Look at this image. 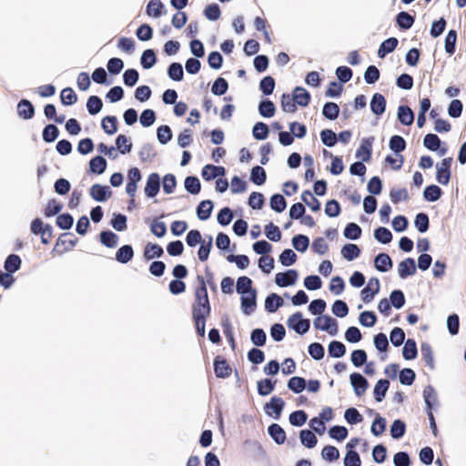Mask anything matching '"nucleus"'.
<instances>
[{"label": "nucleus", "instance_id": "nucleus-1", "mask_svg": "<svg viewBox=\"0 0 466 466\" xmlns=\"http://www.w3.org/2000/svg\"><path fill=\"white\" fill-rule=\"evenodd\" d=\"M198 287L195 289V301L192 305V316H209L210 303L205 279L198 275Z\"/></svg>", "mask_w": 466, "mask_h": 466}, {"label": "nucleus", "instance_id": "nucleus-2", "mask_svg": "<svg viewBox=\"0 0 466 466\" xmlns=\"http://www.w3.org/2000/svg\"><path fill=\"white\" fill-rule=\"evenodd\" d=\"M287 325L298 334L303 335L309 331L310 320L309 319H303L300 312H296L288 319Z\"/></svg>", "mask_w": 466, "mask_h": 466}, {"label": "nucleus", "instance_id": "nucleus-3", "mask_svg": "<svg viewBox=\"0 0 466 466\" xmlns=\"http://www.w3.org/2000/svg\"><path fill=\"white\" fill-rule=\"evenodd\" d=\"M313 325L316 329L327 331L331 336H335L338 333V322L329 315L317 317L313 320Z\"/></svg>", "mask_w": 466, "mask_h": 466}, {"label": "nucleus", "instance_id": "nucleus-4", "mask_svg": "<svg viewBox=\"0 0 466 466\" xmlns=\"http://www.w3.org/2000/svg\"><path fill=\"white\" fill-rule=\"evenodd\" d=\"M452 157L443 158L436 165V180L441 185H448L451 179Z\"/></svg>", "mask_w": 466, "mask_h": 466}, {"label": "nucleus", "instance_id": "nucleus-5", "mask_svg": "<svg viewBox=\"0 0 466 466\" xmlns=\"http://www.w3.org/2000/svg\"><path fill=\"white\" fill-rule=\"evenodd\" d=\"M284 407V400L281 399L280 397L273 396L271 397L269 401L264 405V411L268 416L279 420L280 418Z\"/></svg>", "mask_w": 466, "mask_h": 466}, {"label": "nucleus", "instance_id": "nucleus-6", "mask_svg": "<svg viewBox=\"0 0 466 466\" xmlns=\"http://www.w3.org/2000/svg\"><path fill=\"white\" fill-rule=\"evenodd\" d=\"M30 229L34 235H41V242L43 244H48V238H46V234L48 233V238H51L53 229L49 224L44 225L42 219L37 218L31 222Z\"/></svg>", "mask_w": 466, "mask_h": 466}, {"label": "nucleus", "instance_id": "nucleus-7", "mask_svg": "<svg viewBox=\"0 0 466 466\" xmlns=\"http://www.w3.org/2000/svg\"><path fill=\"white\" fill-rule=\"evenodd\" d=\"M298 272L295 269H288L285 272L277 273L275 276V283L280 287L285 288L292 286L298 279Z\"/></svg>", "mask_w": 466, "mask_h": 466}, {"label": "nucleus", "instance_id": "nucleus-8", "mask_svg": "<svg viewBox=\"0 0 466 466\" xmlns=\"http://www.w3.org/2000/svg\"><path fill=\"white\" fill-rule=\"evenodd\" d=\"M350 384L357 396H361L365 393L369 383L367 379L358 372H353L350 376Z\"/></svg>", "mask_w": 466, "mask_h": 466}, {"label": "nucleus", "instance_id": "nucleus-9", "mask_svg": "<svg viewBox=\"0 0 466 466\" xmlns=\"http://www.w3.org/2000/svg\"><path fill=\"white\" fill-rule=\"evenodd\" d=\"M380 280L377 278H371L367 286L361 290V299L365 303L370 302L374 296L380 291Z\"/></svg>", "mask_w": 466, "mask_h": 466}, {"label": "nucleus", "instance_id": "nucleus-10", "mask_svg": "<svg viewBox=\"0 0 466 466\" xmlns=\"http://www.w3.org/2000/svg\"><path fill=\"white\" fill-rule=\"evenodd\" d=\"M160 189V177L157 173H151L147 180L145 187V194L147 198H154Z\"/></svg>", "mask_w": 466, "mask_h": 466}, {"label": "nucleus", "instance_id": "nucleus-11", "mask_svg": "<svg viewBox=\"0 0 466 466\" xmlns=\"http://www.w3.org/2000/svg\"><path fill=\"white\" fill-rule=\"evenodd\" d=\"M111 195L112 191L108 186L94 184L90 188L91 198L98 202H105Z\"/></svg>", "mask_w": 466, "mask_h": 466}, {"label": "nucleus", "instance_id": "nucleus-12", "mask_svg": "<svg viewBox=\"0 0 466 466\" xmlns=\"http://www.w3.org/2000/svg\"><path fill=\"white\" fill-rule=\"evenodd\" d=\"M241 309L247 316L250 315L257 306V291H251L241 296Z\"/></svg>", "mask_w": 466, "mask_h": 466}, {"label": "nucleus", "instance_id": "nucleus-13", "mask_svg": "<svg viewBox=\"0 0 466 466\" xmlns=\"http://www.w3.org/2000/svg\"><path fill=\"white\" fill-rule=\"evenodd\" d=\"M231 367L227 360L220 356H217L214 360V372L218 378L225 379L230 376Z\"/></svg>", "mask_w": 466, "mask_h": 466}, {"label": "nucleus", "instance_id": "nucleus-14", "mask_svg": "<svg viewBox=\"0 0 466 466\" xmlns=\"http://www.w3.org/2000/svg\"><path fill=\"white\" fill-rule=\"evenodd\" d=\"M226 173L225 167L221 166H214L211 164L206 165L201 171L202 177L209 181L218 177L224 176Z\"/></svg>", "mask_w": 466, "mask_h": 466}, {"label": "nucleus", "instance_id": "nucleus-15", "mask_svg": "<svg viewBox=\"0 0 466 466\" xmlns=\"http://www.w3.org/2000/svg\"><path fill=\"white\" fill-rule=\"evenodd\" d=\"M416 264L412 258H407L399 264L398 273L400 279H404L415 274Z\"/></svg>", "mask_w": 466, "mask_h": 466}, {"label": "nucleus", "instance_id": "nucleus-16", "mask_svg": "<svg viewBox=\"0 0 466 466\" xmlns=\"http://www.w3.org/2000/svg\"><path fill=\"white\" fill-rule=\"evenodd\" d=\"M373 137L364 138L360 144V147L356 151V157L362 158L363 162L370 161L371 157L372 141Z\"/></svg>", "mask_w": 466, "mask_h": 466}, {"label": "nucleus", "instance_id": "nucleus-17", "mask_svg": "<svg viewBox=\"0 0 466 466\" xmlns=\"http://www.w3.org/2000/svg\"><path fill=\"white\" fill-rule=\"evenodd\" d=\"M371 112L376 116H381L386 110V99L383 95L375 93L370 103Z\"/></svg>", "mask_w": 466, "mask_h": 466}, {"label": "nucleus", "instance_id": "nucleus-18", "mask_svg": "<svg viewBox=\"0 0 466 466\" xmlns=\"http://www.w3.org/2000/svg\"><path fill=\"white\" fill-rule=\"evenodd\" d=\"M393 262L386 253H380L374 258V267L380 272H388L392 268Z\"/></svg>", "mask_w": 466, "mask_h": 466}, {"label": "nucleus", "instance_id": "nucleus-19", "mask_svg": "<svg viewBox=\"0 0 466 466\" xmlns=\"http://www.w3.org/2000/svg\"><path fill=\"white\" fill-rule=\"evenodd\" d=\"M397 117L403 126H411L414 122V113L409 106H400L398 107Z\"/></svg>", "mask_w": 466, "mask_h": 466}, {"label": "nucleus", "instance_id": "nucleus-20", "mask_svg": "<svg viewBox=\"0 0 466 466\" xmlns=\"http://www.w3.org/2000/svg\"><path fill=\"white\" fill-rule=\"evenodd\" d=\"M17 115L23 119H31L35 115V107L27 99H22L17 105Z\"/></svg>", "mask_w": 466, "mask_h": 466}, {"label": "nucleus", "instance_id": "nucleus-21", "mask_svg": "<svg viewBox=\"0 0 466 466\" xmlns=\"http://www.w3.org/2000/svg\"><path fill=\"white\" fill-rule=\"evenodd\" d=\"M134 257V249L131 245L121 246L116 252L115 258L117 262L127 264Z\"/></svg>", "mask_w": 466, "mask_h": 466}, {"label": "nucleus", "instance_id": "nucleus-22", "mask_svg": "<svg viewBox=\"0 0 466 466\" xmlns=\"http://www.w3.org/2000/svg\"><path fill=\"white\" fill-rule=\"evenodd\" d=\"M283 304V299L276 293L269 294L265 299V309L269 313L277 311Z\"/></svg>", "mask_w": 466, "mask_h": 466}, {"label": "nucleus", "instance_id": "nucleus-23", "mask_svg": "<svg viewBox=\"0 0 466 466\" xmlns=\"http://www.w3.org/2000/svg\"><path fill=\"white\" fill-rule=\"evenodd\" d=\"M164 5L160 0H149L146 7L148 16L158 18L164 14Z\"/></svg>", "mask_w": 466, "mask_h": 466}, {"label": "nucleus", "instance_id": "nucleus-24", "mask_svg": "<svg viewBox=\"0 0 466 466\" xmlns=\"http://www.w3.org/2000/svg\"><path fill=\"white\" fill-rule=\"evenodd\" d=\"M399 41L396 37H390L384 40L378 49V56L380 58H384L388 54L394 51Z\"/></svg>", "mask_w": 466, "mask_h": 466}, {"label": "nucleus", "instance_id": "nucleus-25", "mask_svg": "<svg viewBox=\"0 0 466 466\" xmlns=\"http://www.w3.org/2000/svg\"><path fill=\"white\" fill-rule=\"evenodd\" d=\"M268 433L277 444H283L286 441L285 431L277 423L268 426Z\"/></svg>", "mask_w": 466, "mask_h": 466}, {"label": "nucleus", "instance_id": "nucleus-26", "mask_svg": "<svg viewBox=\"0 0 466 466\" xmlns=\"http://www.w3.org/2000/svg\"><path fill=\"white\" fill-rule=\"evenodd\" d=\"M294 102L300 106H307L310 101V94L301 86L295 87L293 91Z\"/></svg>", "mask_w": 466, "mask_h": 466}, {"label": "nucleus", "instance_id": "nucleus-27", "mask_svg": "<svg viewBox=\"0 0 466 466\" xmlns=\"http://www.w3.org/2000/svg\"><path fill=\"white\" fill-rule=\"evenodd\" d=\"M100 242L106 248H114L117 246L118 243V236L110 231V230H103L99 234Z\"/></svg>", "mask_w": 466, "mask_h": 466}, {"label": "nucleus", "instance_id": "nucleus-28", "mask_svg": "<svg viewBox=\"0 0 466 466\" xmlns=\"http://www.w3.org/2000/svg\"><path fill=\"white\" fill-rule=\"evenodd\" d=\"M22 260L18 255L11 254L5 260L4 268L7 273L13 274L21 268Z\"/></svg>", "mask_w": 466, "mask_h": 466}, {"label": "nucleus", "instance_id": "nucleus-29", "mask_svg": "<svg viewBox=\"0 0 466 466\" xmlns=\"http://www.w3.org/2000/svg\"><path fill=\"white\" fill-rule=\"evenodd\" d=\"M213 210L211 200H202L197 207V216L200 220H207L210 218Z\"/></svg>", "mask_w": 466, "mask_h": 466}, {"label": "nucleus", "instance_id": "nucleus-30", "mask_svg": "<svg viewBox=\"0 0 466 466\" xmlns=\"http://www.w3.org/2000/svg\"><path fill=\"white\" fill-rule=\"evenodd\" d=\"M277 380L271 379H263L257 382L258 395L265 397L269 395L275 390Z\"/></svg>", "mask_w": 466, "mask_h": 466}, {"label": "nucleus", "instance_id": "nucleus-31", "mask_svg": "<svg viewBox=\"0 0 466 466\" xmlns=\"http://www.w3.org/2000/svg\"><path fill=\"white\" fill-rule=\"evenodd\" d=\"M390 382L387 380L380 379L377 381L373 389L374 399L376 401L380 402L385 398L389 390Z\"/></svg>", "mask_w": 466, "mask_h": 466}, {"label": "nucleus", "instance_id": "nucleus-32", "mask_svg": "<svg viewBox=\"0 0 466 466\" xmlns=\"http://www.w3.org/2000/svg\"><path fill=\"white\" fill-rule=\"evenodd\" d=\"M418 355V349L414 339H408L404 342V346L402 348V356L406 360H411L416 359Z\"/></svg>", "mask_w": 466, "mask_h": 466}, {"label": "nucleus", "instance_id": "nucleus-33", "mask_svg": "<svg viewBox=\"0 0 466 466\" xmlns=\"http://www.w3.org/2000/svg\"><path fill=\"white\" fill-rule=\"evenodd\" d=\"M420 354L421 358L424 360L425 364L433 370L435 369L434 357L432 353L431 347L427 342H422L420 344Z\"/></svg>", "mask_w": 466, "mask_h": 466}, {"label": "nucleus", "instance_id": "nucleus-34", "mask_svg": "<svg viewBox=\"0 0 466 466\" xmlns=\"http://www.w3.org/2000/svg\"><path fill=\"white\" fill-rule=\"evenodd\" d=\"M164 254V249L161 246L156 243H147L144 250V258L147 260H151L155 258H160Z\"/></svg>", "mask_w": 466, "mask_h": 466}, {"label": "nucleus", "instance_id": "nucleus-35", "mask_svg": "<svg viewBox=\"0 0 466 466\" xmlns=\"http://www.w3.org/2000/svg\"><path fill=\"white\" fill-rule=\"evenodd\" d=\"M276 106L271 100L263 99L258 104V113L262 117L269 118L275 115Z\"/></svg>", "mask_w": 466, "mask_h": 466}, {"label": "nucleus", "instance_id": "nucleus-36", "mask_svg": "<svg viewBox=\"0 0 466 466\" xmlns=\"http://www.w3.org/2000/svg\"><path fill=\"white\" fill-rule=\"evenodd\" d=\"M106 158L101 156H96L89 161L90 171L97 175H101L106 171Z\"/></svg>", "mask_w": 466, "mask_h": 466}, {"label": "nucleus", "instance_id": "nucleus-37", "mask_svg": "<svg viewBox=\"0 0 466 466\" xmlns=\"http://www.w3.org/2000/svg\"><path fill=\"white\" fill-rule=\"evenodd\" d=\"M360 254V248L356 244L348 243L341 248L342 257L348 261H352Z\"/></svg>", "mask_w": 466, "mask_h": 466}, {"label": "nucleus", "instance_id": "nucleus-38", "mask_svg": "<svg viewBox=\"0 0 466 466\" xmlns=\"http://www.w3.org/2000/svg\"><path fill=\"white\" fill-rule=\"evenodd\" d=\"M442 190L437 185L427 186L423 190V198L429 202H435L441 197Z\"/></svg>", "mask_w": 466, "mask_h": 466}, {"label": "nucleus", "instance_id": "nucleus-39", "mask_svg": "<svg viewBox=\"0 0 466 466\" xmlns=\"http://www.w3.org/2000/svg\"><path fill=\"white\" fill-rule=\"evenodd\" d=\"M328 352L331 358H341L346 354L345 345L338 340H332L328 346Z\"/></svg>", "mask_w": 466, "mask_h": 466}, {"label": "nucleus", "instance_id": "nucleus-40", "mask_svg": "<svg viewBox=\"0 0 466 466\" xmlns=\"http://www.w3.org/2000/svg\"><path fill=\"white\" fill-rule=\"evenodd\" d=\"M140 63L144 69L152 68L157 63L155 51L153 49H146L141 55Z\"/></svg>", "mask_w": 466, "mask_h": 466}, {"label": "nucleus", "instance_id": "nucleus-41", "mask_svg": "<svg viewBox=\"0 0 466 466\" xmlns=\"http://www.w3.org/2000/svg\"><path fill=\"white\" fill-rule=\"evenodd\" d=\"M423 398L428 410H431L433 404L437 402L438 395L431 385H427L423 390Z\"/></svg>", "mask_w": 466, "mask_h": 466}, {"label": "nucleus", "instance_id": "nucleus-42", "mask_svg": "<svg viewBox=\"0 0 466 466\" xmlns=\"http://www.w3.org/2000/svg\"><path fill=\"white\" fill-rule=\"evenodd\" d=\"M457 43V32L454 29H451L446 35L444 40L445 52L451 56L455 53Z\"/></svg>", "mask_w": 466, "mask_h": 466}, {"label": "nucleus", "instance_id": "nucleus-43", "mask_svg": "<svg viewBox=\"0 0 466 466\" xmlns=\"http://www.w3.org/2000/svg\"><path fill=\"white\" fill-rule=\"evenodd\" d=\"M361 228L357 223L354 222L347 224L343 231L344 237L350 240L359 239L361 236Z\"/></svg>", "mask_w": 466, "mask_h": 466}, {"label": "nucleus", "instance_id": "nucleus-44", "mask_svg": "<svg viewBox=\"0 0 466 466\" xmlns=\"http://www.w3.org/2000/svg\"><path fill=\"white\" fill-rule=\"evenodd\" d=\"M299 439L306 448L312 449L317 445L318 440L315 434L309 430H302L299 432Z\"/></svg>", "mask_w": 466, "mask_h": 466}, {"label": "nucleus", "instance_id": "nucleus-45", "mask_svg": "<svg viewBox=\"0 0 466 466\" xmlns=\"http://www.w3.org/2000/svg\"><path fill=\"white\" fill-rule=\"evenodd\" d=\"M267 174L265 169L260 166H255L250 172V180L258 186H261L266 182Z\"/></svg>", "mask_w": 466, "mask_h": 466}, {"label": "nucleus", "instance_id": "nucleus-46", "mask_svg": "<svg viewBox=\"0 0 466 466\" xmlns=\"http://www.w3.org/2000/svg\"><path fill=\"white\" fill-rule=\"evenodd\" d=\"M236 290L238 294H246L251 291H256L252 289V280L248 277L242 276L237 280Z\"/></svg>", "mask_w": 466, "mask_h": 466}, {"label": "nucleus", "instance_id": "nucleus-47", "mask_svg": "<svg viewBox=\"0 0 466 466\" xmlns=\"http://www.w3.org/2000/svg\"><path fill=\"white\" fill-rule=\"evenodd\" d=\"M167 76L173 81H181L184 77L183 66L178 62H173L167 68Z\"/></svg>", "mask_w": 466, "mask_h": 466}, {"label": "nucleus", "instance_id": "nucleus-48", "mask_svg": "<svg viewBox=\"0 0 466 466\" xmlns=\"http://www.w3.org/2000/svg\"><path fill=\"white\" fill-rule=\"evenodd\" d=\"M396 23L401 29H410L414 24V17L408 12L401 11L397 15Z\"/></svg>", "mask_w": 466, "mask_h": 466}, {"label": "nucleus", "instance_id": "nucleus-49", "mask_svg": "<svg viewBox=\"0 0 466 466\" xmlns=\"http://www.w3.org/2000/svg\"><path fill=\"white\" fill-rule=\"evenodd\" d=\"M287 387L296 394L302 392L306 388V380L302 377L295 376L289 380Z\"/></svg>", "mask_w": 466, "mask_h": 466}, {"label": "nucleus", "instance_id": "nucleus-50", "mask_svg": "<svg viewBox=\"0 0 466 466\" xmlns=\"http://www.w3.org/2000/svg\"><path fill=\"white\" fill-rule=\"evenodd\" d=\"M389 147L391 151H393L396 155H399L405 150L406 141L402 137L394 135L390 139Z\"/></svg>", "mask_w": 466, "mask_h": 466}, {"label": "nucleus", "instance_id": "nucleus-51", "mask_svg": "<svg viewBox=\"0 0 466 466\" xmlns=\"http://www.w3.org/2000/svg\"><path fill=\"white\" fill-rule=\"evenodd\" d=\"M291 243L296 250L303 253L309 246V238L305 235L299 234L292 238Z\"/></svg>", "mask_w": 466, "mask_h": 466}, {"label": "nucleus", "instance_id": "nucleus-52", "mask_svg": "<svg viewBox=\"0 0 466 466\" xmlns=\"http://www.w3.org/2000/svg\"><path fill=\"white\" fill-rule=\"evenodd\" d=\"M184 185L185 189L192 195H197L200 192L201 184L199 179L195 176L187 177Z\"/></svg>", "mask_w": 466, "mask_h": 466}, {"label": "nucleus", "instance_id": "nucleus-53", "mask_svg": "<svg viewBox=\"0 0 466 466\" xmlns=\"http://www.w3.org/2000/svg\"><path fill=\"white\" fill-rule=\"evenodd\" d=\"M101 127L107 135H114L117 131V118L113 116H105Z\"/></svg>", "mask_w": 466, "mask_h": 466}, {"label": "nucleus", "instance_id": "nucleus-54", "mask_svg": "<svg viewBox=\"0 0 466 466\" xmlns=\"http://www.w3.org/2000/svg\"><path fill=\"white\" fill-rule=\"evenodd\" d=\"M138 155L141 161L149 162L157 156V151L152 144L146 143L141 147Z\"/></svg>", "mask_w": 466, "mask_h": 466}, {"label": "nucleus", "instance_id": "nucleus-55", "mask_svg": "<svg viewBox=\"0 0 466 466\" xmlns=\"http://www.w3.org/2000/svg\"><path fill=\"white\" fill-rule=\"evenodd\" d=\"M307 420L308 414L302 410L291 412L289 417V423L295 427L303 426L306 423Z\"/></svg>", "mask_w": 466, "mask_h": 466}, {"label": "nucleus", "instance_id": "nucleus-56", "mask_svg": "<svg viewBox=\"0 0 466 466\" xmlns=\"http://www.w3.org/2000/svg\"><path fill=\"white\" fill-rule=\"evenodd\" d=\"M322 114L326 118L335 120L339 115V106L334 102H327L323 106Z\"/></svg>", "mask_w": 466, "mask_h": 466}, {"label": "nucleus", "instance_id": "nucleus-57", "mask_svg": "<svg viewBox=\"0 0 466 466\" xmlns=\"http://www.w3.org/2000/svg\"><path fill=\"white\" fill-rule=\"evenodd\" d=\"M269 133L267 124L263 122H257L252 128V135L257 140H265Z\"/></svg>", "mask_w": 466, "mask_h": 466}, {"label": "nucleus", "instance_id": "nucleus-58", "mask_svg": "<svg viewBox=\"0 0 466 466\" xmlns=\"http://www.w3.org/2000/svg\"><path fill=\"white\" fill-rule=\"evenodd\" d=\"M269 205H270V208L274 211H276L278 213H281L287 208V201H286L285 198L282 195H280V194H274L270 198Z\"/></svg>", "mask_w": 466, "mask_h": 466}, {"label": "nucleus", "instance_id": "nucleus-59", "mask_svg": "<svg viewBox=\"0 0 466 466\" xmlns=\"http://www.w3.org/2000/svg\"><path fill=\"white\" fill-rule=\"evenodd\" d=\"M390 436L392 439L399 440L406 432V425L401 420H395L390 426Z\"/></svg>", "mask_w": 466, "mask_h": 466}, {"label": "nucleus", "instance_id": "nucleus-60", "mask_svg": "<svg viewBox=\"0 0 466 466\" xmlns=\"http://www.w3.org/2000/svg\"><path fill=\"white\" fill-rule=\"evenodd\" d=\"M59 135V130L56 126L48 124L43 129L42 137L43 140L46 143L54 142Z\"/></svg>", "mask_w": 466, "mask_h": 466}, {"label": "nucleus", "instance_id": "nucleus-61", "mask_svg": "<svg viewBox=\"0 0 466 466\" xmlns=\"http://www.w3.org/2000/svg\"><path fill=\"white\" fill-rule=\"evenodd\" d=\"M173 134L169 126L163 125L157 129V137L161 145L167 144L172 139Z\"/></svg>", "mask_w": 466, "mask_h": 466}, {"label": "nucleus", "instance_id": "nucleus-62", "mask_svg": "<svg viewBox=\"0 0 466 466\" xmlns=\"http://www.w3.org/2000/svg\"><path fill=\"white\" fill-rule=\"evenodd\" d=\"M320 139L324 146L332 147L338 142L337 134L331 129H323L320 132Z\"/></svg>", "mask_w": 466, "mask_h": 466}, {"label": "nucleus", "instance_id": "nucleus-63", "mask_svg": "<svg viewBox=\"0 0 466 466\" xmlns=\"http://www.w3.org/2000/svg\"><path fill=\"white\" fill-rule=\"evenodd\" d=\"M414 225L420 233H425L430 227V219L426 213H418L414 219Z\"/></svg>", "mask_w": 466, "mask_h": 466}, {"label": "nucleus", "instance_id": "nucleus-64", "mask_svg": "<svg viewBox=\"0 0 466 466\" xmlns=\"http://www.w3.org/2000/svg\"><path fill=\"white\" fill-rule=\"evenodd\" d=\"M302 201L314 212L320 209V202L312 196L309 190H305L301 194Z\"/></svg>", "mask_w": 466, "mask_h": 466}]
</instances>
